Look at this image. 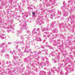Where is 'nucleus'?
Listing matches in <instances>:
<instances>
[{
    "instance_id": "obj_25",
    "label": "nucleus",
    "mask_w": 75,
    "mask_h": 75,
    "mask_svg": "<svg viewBox=\"0 0 75 75\" xmlns=\"http://www.w3.org/2000/svg\"><path fill=\"white\" fill-rule=\"evenodd\" d=\"M7 31L8 33H9V32H10V31H11V30H10V29H8L7 30Z\"/></svg>"
},
{
    "instance_id": "obj_40",
    "label": "nucleus",
    "mask_w": 75,
    "mask_h": 75,
    "mask_svg": "<svg viewBox=\"0 0 75 75\" xmlns=\"http://www.w3.org/2000/svg\"><path fill=\"white\" fill-rule=\"evenodd\" d=\"M16 51H15V50H14L13 51V52L15 54V55H16V53H15V52Z\"/></svg>"
},
{
    "instance_id": "obj_12",
    "label": "nucleus",
    "mask_w": 75,
    "mask_h": 75,
    "mask_svg": "<svg viewBox=\"0 0 75 75\" xmlns=\"http://www.w3.org/2000/svg\"><path fill=\"white\" fill-rule=\"evenodd\" d=\"M32 33L33 34H37V33L35 32V30H34L32 32Z\"/></svg>"
},
{
    "instance_id": "obj_33",
    "label": "nucleus",
    "mask_w": 75,
    "mask_h": 75,
    "mask_svg": "<svg viewBox=\"0 0 75 75\" xmlns=\"http://www.w3.org/2000/svg\"><path fill=\"white\" fill-rule=\"evenodd\" d=\"M46 62L47 64H49L50 63V62H49V61L47 60V61H46Z\"/></svg>"
},
{
    "instance_id": "obj_8",
    "label": "nucleus",
    "mask_w": 75,
    "mask_h": 75,
    "mask_svg": "<svg viewBox=\"0 0 75 75\" xmlns=\"http://www.w3.org/2000/svg\"><path fill=\"white\" fill-rule=\"evenodd\" d=\"M36 40L38 41H41L42 40L41 38H36Z\"/></svg>"
},
{
    "instance_id": "obj_10",
    "label": "nucleus",
    "mask_w": 75,
    "mask_h": 75,
    "mask_svg": "<svg viewBox=\"0 0 75 75\" xmlns=\"http://www.w3.org/2000/svg\"><path fill=\"white\" fill-rule=\"evenodd\" d=\"M64 16H65V17H66L68 16V13L64 12V13L63 14Z\"/></svg>"
},
{
    "instance_id": "obj_16",
    "label": "nucleus",
    "mask_w": 75,
    "mask_h": 75,
    "mask_svg": "<svg viewBox=\"0 0 75 75\" xmlns=\"http://www.w3.org/2000/svg\"><path fill=\"white\" fill-rule=\"evenodd\" d=\"M13 58L16 59H18V57L17 56H13Z\"/></svg>"
},
{
    "instance_id": "obj_50",
    "label": "nucleus",
    "mask_w": 75,
    "mask_h": 75,
    "mask_svg": "<svg viewBox=\"0 0 75 75\" xmlns=\"http://www.w3.org/2000/svg\"><path fill=\"white\" fill-rule=\"evenodd\" d=\"M30 37H29V38H27V39H28V40H30Z\"/></svg>"
},
{
    "instance_id": "obj_53",
    "label": "nucleus",
    "mask_w": 75,
    "mask_h": 75,
    "mask_svg": "<svg viewBox=\"0 0 75 75\" xmlns=\"http://www.w3.org/2000/svg\"><path fill=\"white\" fill-rule=\"evenodd\" d=\"M53 69H55L56 68V67H54L53 68Z\"/></svg>"
},
{
    "instance_id": "obj_36",
    "label": "nucleus",
    "mask_w": 75,
    "mask_h": 75,
    "mask_svg": "<svg viewBox=\"0 0 75 75\" xmlns=\"http://www.w3.org/2000/svg\"><path fill=\"white\" fill-rule=\"evenodd\" d=\"M53 62L54 63H56V62H57V61H56L55 60H54L53 61Z\"/></svg>"
},
{
    "instance_id": "obj_43",
    "label": "nucleus",
    "mask_w": 75,
    "mask_h": 75,
    "mask_svg": "<svg viewBox=\"0 0 75 75\" xmlns=\"http://www.w3.org/2000/svg\"><path fill=\"white\" fill-rule=\"evenodd\" d=\"M21 39H23V38H24V37L22 36L21 37Z\"/></svg>"
},
{
    "instance_id": "obj_4",
    "label": "nucleus",
    "mask_w": 75,
    "mask_h": 75,
    "mask_svg": "<svg viewBox=\"0 0 75 75\" xmlns=\"http://www.w3.org/2000/svg\"><path fill=\"white\" fill-rule=\"evenodd\" d=\"M55 71H56L57 72H60V74H61V73H62V70H61V69L60 68H58V69H56Z\"/></svg>"
},
{
    "instance_id": "obj_51",
    "label": "nucleus",
    "mask_w": 75,
    "mask_h": 75,
    "mask_svg": "<svg viewBox=\"0 0 75 75\" xmlns=\"http://www.w3.org/2000/svg\"><path fill=\"white\" fill-rule=\"evenodd\" d=\"M18 50L19 51H21V50L20 49H18Z\"/></svg>"
},
{
    "instance_id": "obj_59",
    "label": "nucleus",
    "mask_w": 75,
    "mask_h": 75,
    "mask_svg": "<svg viewBox=\"0 0 75 75\" xmlns=\"http://www.w3.org/2000/svg\"><path fill=\"white\" fill-rule=\"evenodd\" d=\"M18 17L20 18V16H18Z\"/></svg>"
},
{
    "instance_id": "obj_9",
    "label": "nucleus",
    "mask_w": 75,
    "mask_h": 75,
    "mask_svg": "<svg viewBox=\"0 0 75 75\" xmlns=\"http://www.w3.org/2000/svg\"><path fill=\"white\" fill-rule=\"evenodd\" d=\"M30 51H31V49L27 51V50H26V49H25L24 50V52H26L27 53H28V52H30Z\"/></svg>"
},
{
    "instance_id": "obj_11",
    "label": "nucleus",
    "mask_w": 75,
    "mask_h": 75,
    "mask_svg": "<svg viewBox=\"0 0 75 75\" xmlns=\"http://www.w3.org/2000/svg\"><path fill=\"white\" fill-rule=\"evenodd\" d=\"M41 64L42 65H43V66H45V65H46L45 63H44V62H41Z\"/></svg>"
},
{
    "instance_id": "obj_5",
    "label": "nucleus",
    "mask_w": 75,
    "mask_h": 75,
    "mask_svg": "<svg viewBox=\"0 0 75 75\" xmlns=\"http://www.w3.org/2000/svg\"><path fill=\"white\" fill-rule=\"evenodd\" d=\"M68 72H71L72 71H74V69H73L72 68H71L68 69Z\"/></svg>"
},
{
    "instance_id": "obj_49",
    "label": "nucleus",
    "mask_w": 75,
    "mask_h": 75,
    "mask_svg": "<svg viewBox=\"0 0 75 75\" xmlns=\"http://www.w3.org/2000/svg\"><path fill=\"white\" fill-rule=\"evenodd\" d=\"M6 56H7L8 57H9V55H8V54H6Z\"/></svg>"
},
{
    "instance_id": "obj_60",
    "label": "nucleus",
    "mask_w": 75,
    "mask_h": 75,
    "mask_svg": "<svg viewBox=\"0 0 75 75\" xmlns=\"http://www.w3.org/2000/svg\"><path fill=\"white\" fill-rule=\"evenodd\" d=\"M68 3H70V1H68Z\"/></svg>"
},
{
    "instance_id": "obj_35",
    "label": "nucleus",
    "mask_w": 75,
    "mask_h": 75,
    "mask_svg": "<svg viewBox=\"0 0 75 75\" xmlns=\"http://www.w3.org/2000/svg\"><path fill=\"white\" fill-rule=\"evenodd\" d=\"M65 55H67V54H68V53H67V52H65Z\"/></svg>"
},
{
    "instance_id": "obj_26",
    "label": "nucleus",
    "mask_w": 75,
    "mask_h": 75,
    "mask_svg": "<svg viewBox=\"0 0 75 75\" xmlns=\"http://www.w3.org/2000/svg\"><path fill=\"white\" fill-rule=\"evenodd\" d=\"M44 33L45 34H47V35H48V34H49V33H48V32H45Z\"/></svg>"
},
{
    "instance_id": "obj_15",
    "label": "nucleus",
    "mask_w": 75,
    "mask_h": 75,
    "mask_svg": "<svg viewBox=\"0 0 75 75\" xmlns=\"http://www.w3.org/2000/svg\"><path fill=\"white\" fill-rule=\"evenodd\" d=\"M58 14L59 15H61V12L60 11H58Z\"/></svg>"
},
{
    "instance_id": "obj_21",
    "label": "nucleus",
    "mask_w": 75,
    "mask_h": 75,
    "mask_svg": "<svg viewBox=\"0 0 75 75\" xmlns=\"http://www.w3.org/2000/svg\"><path fill=\"white\" fill-rule=\"evenodd\" d=\"M53 45H57V42H56V41H55L53 43Z\"/></svg>"
},
{
    "instance_id": "obj_1",
    "label": "nucleus",
    "mask_w": 75,
    "mask_h": 75,
    "mask_svg": "<svg viewBox=\"0 0 75 75\" xmlns=\"http://www.w3.org/2000/svg\"><path fill=\"white\" fill-rule=\"evenodd\" d=\"M2 48V49H1V52H2V53L4 52L5 50L7 49V45H6V44L4 43H3L1 44L0 45V47Z\"/></svg>"
},
{
    "instance_id": "obj_39",
    "label": "nucleus",
    "mask_w": 75,
    "mask_h": 75,
    "mask_svg": "<svg viewBox=\"0 0 75 75\" xmlns=\"http://www.w3.org/2000/svg\"><path fill=\"white\" fill-rule=\"evenodd\" d=\"M61 8H62V9H64V8H65V7L62 6V7Z\"/></svg>"
},
{
    "instance_id": "obj_20",
    "label": "nucleus",
    "mask_w": 75,
    "mask_h": 75,
    "mask_svg": "<svg viewBox=\"0 0 75 75\" xmlns=\"http://www.w3.org/2000/svg\"><path fill=\"white\" fill-rule=\"evenodd\" d=\"M41 59L42 60V61L44 60V57H41Z\"/></svg>"
},
{
    "instance_id": "obj_34",
    "label": "nucleus",
    "mask_w": 75,
    "mask_h": 75,
    "mask_svg": "<svg viewBox=\"0 0 75 75\" xmlns=\"http://www.w3.org/2000/svg\"><path fill=\"white\" fill-rule=\"evenodd\" d=\"M37 31H40V28H38L37 29Z\"/></svg>"
},
{
    "instance_id": "obj_23",
    "label": "nucleus",
    "mask_w": 75,
    "mask_h": 75,
    "mask_svg": "<svg viewBox=\"0 0 75 75\" xmlns=\"http://www.w3.org/2000/svg\"><path fill=\"white\" fill-rule=\"evenodd\" d=\"M52 16H53V15H52V14H51L50 16V18H51L52 19L53 18L52 17Z\"/></svg>"
},
{
    "instance_id": "obj_46",
    "label": "nucleus",
    "mask_w": 75,
    "mask_h": 75,
    "mask_svg": "<svg viewBox=\"0 0 75 75\" xmlns=\"http://www.w3.org/2000/svg\"><path fill=\"white\" fill-rule=\"evenodd\" d=\"M46 41V40H43V43H44V42H45V41Z\"/></svg>"
},
{
    "instance_id": "obj_62",
    "label": "nucleus",
    "mask_w": 75,
    "mask_h": 75,
    "mask_svg": "<svg viewBox=\"0 0 75 75\" xmlns=\"http://www.w3.org/2000/svg\"><path fill=\"white\" fill-rule=\"evenodd\" d=\"M2 38H4V37H3Z\"/></svg>"
},
{
    "instance_id": "obj_41",
    "label": "nucleus",
    "mask_w": 75,
    "mask_h": 75,
    "mask_svg": "<svg viewBox=\"0 0 75 75\" xmlns=\"http://www.w3.org/2000/svg\"><path fill=\"white\" fill-rule=\"evenodd\" d=\"M23 18H24V19H25V16H23Z\"/></svg>"
},
{
    "instance_id": "obj_45",
    "label": "nucleus",
    "mask_w": 75,
    "mask_h": 75,
    "mask_svg": "<svg viewBox=\"0 0 75 75\" xmlns=\"http://www.w3.org/2000/svg\"><path fill=\"white\" fill-rule=\"evenodd\" d=\"M44 51H46L47 52H48V50L47 49H46V50H44Z\"/></svg>"
},
{
    "instance_id": "obj_64",
    "label": "nucleus",
    "mask_w": 75,
    "mask_h": 75,
    "mask_svg": "<svg viewBox=\"0 0 75 75\" xmlns=\"http://www.w3.org/2000/svg\"><path fill=\"white\" fill-rule=\"evenodd\" d=\"M24 48V47H23L22 48L23 50V48Z\"/></svg>"
},
{
    "instance_id": "obj_18",
    "label": "nucleus",
    "mask_w": 75,
    "mask_h": 75,
    "mask_svg": "<svg viewBox=\"0 0 75 75\" xmlns=\"http://www.w3.org/2000/svg\"><path fill=\"white\" fill-rule=\"evenodd\" d=\"M41 48H45V47L44 45H42L41 46Z\"/></svg>"
},
{
    "instance_id": "obj_24",
    "label": "nucleus",
    "mask_w": 75,
    "mask_h": 75,
    "mask_svg": "<svg viewBox=\"0 0 75 75\" xmlns=\"http://www.w3.org/2000/svg\"><path fill=\"white\" fill-rule=\"evenodd\" d=\"M59 58H60L59 56H57L56 58V59H59Z\"/></svg>"
},
{
    "instance_id": "obj_48",
    "label": "nucleus",
    "mask_w": 75,
    "mask_h": 75,
    "mask_svg": "<svg viewBox=\"0 0 75 75\" xmlns=\"http://www.w3.org/2000/svg\"><path fill=\"white\" fill-rule=\"evenodd\" d=\"M62 67V64H61L59 66V67L60 68H61Z\"/></svg>"
},
{
    "instance_id": "obj_57",
    "label": "nucleus",
    "mask_w": 75,
    "mask_h": 75,
    "mask_svg": "<svg viewBox=\"0 0 75 75\" xmlns=\"http://www.w3.org/2000/svg\"><path fill=\"white\" fill-rule=\"evenodd\" d=\"M46 59L47 60H48V59L47 58H46Z\"/></svg>"
},
{
    "instance_id": "obj_3",
    "label": "nucleus",
    "mask_w": 75,
    "mask_h": 75,
    "mask_svg": "<svg viewBox=\"0 0 75 75\" xmlns=\"http://www.w3.org/2000/svg\"><path fill=\"white\" fill-rule=\"evenodd\" d=\"M40 75H47L46 73L44 71H41L40 73Z\"/></svg>"
},
{
    "instance_id": "obj_2",
    "label": "nucleus",
    "mask_w": 75,
    "mask_h": 75,
    "mask_svg": "<svg viewBox=\"0 0 75 75\" xmlns=\"http://www.w3.org/2000/svg\"><path fill=\"white\" fill-rule=\"evenodd\" d=\"M24 27H25V30H27V29L28 28V27H27V25L26 24L22 26V27H21V29H23L24 28Z\"/></svg>"
},
{
    "instance_id": "obj_7",
    "label": "nucleus",
    "mask_w": 75,
    "mask_h": 75,
    "mask_svg": "<svg viewBox=\"0 0 75 75\" xmlns=\"http://www.w3.org/2000/svg\"><path fill=\"white\" fill-rule=\"evenodd\" d=\"M30 48V45H29L28 44H26V47L25 49H26H26H28V48Z\"/></svg>"
},
{
    "instance_id": "obj_58",
    "label": "nucleus",
    "mask_w": 75,
    "mask_h": 75,
    "mask_svg": "<svg viewBox=\"0 0 75 75\" xmlns=\"http://www.w3.org/2000/svg\"><path fill=\"white\" fill-rule=\"evenodd\" d=\"M30 53H31V54H33V53H33V52L32 53V52H31Z\"/></svg>"
},
{
    "instance_id": "obj_42",
    "label": "nucleus",
    "mask_w": 75,
    "mask_h": 75,
    "mask_svg": "<svg viewBox=\"0 0 75 75\" xmlns=\"http://www.w3.org/2000/svg\"><path fill=\"white\" fill-rule=\"evenodd\" d=\"M25 17H28V15H25Z\"/></svg>"
},
{
    "instance_id": "obj_17",
    "label": "nucleus",
    "mask_w": 75,
    "mask_h": 75,
    "mask_svg": "<svg viewBox=\"0 0 75 75\" xmlns=\"http://www.w3.org/2000/svg\"><path fill=\"white\" fill-rule=\"evenodd\" d=\"M42 52V51H39L38 52L37 54H41V53Z\"/></svg>"
},
{
    "instance_id": "obj_61",
    "label": "nucleus",
    "mask_w": 75,
    "mask_h": 75,
    "mask_svg": "<svg viewBox=\"0 0 75 75\" xmlns=\"http://www.w3.org/2000/svg\"><path fill=\"white\" fill-rule=\"evenodd\" d=\"M17 33H19V31H18Z\"/></svg>"
},
{
    "instance_id": "obj_55",
    "label": "nucleus",
    "mask_w": 75,
    "mask_h": 75,
    "mask_svg": "<svg viewBox=\"0 0 75 75\" xmlns=\"http://www.w3.org/2000/svg\"><path fill=\"white\" fill-rule=\"evenodd\" d=\"M18 45H16V48L17 49V48H18Z\"/></svg>"
},
{
    "instance_id": "obj_27",
    "label": "nucleus",
    "mask_w": 75,
    "mask_h": 75,
    "mask_svg": "<svg viewBox=\"0 0 75 75\" xmlns=\"http://www.w3.org/2000/svg\"><path fill=\"white\" fill-rule=\"evenodd\" d=\"M48 47H49V48H50V49H52V46H48Z\"/></svg>"
},
{
    "instance_id": "obj_44",
    "label": "nucleus",
    "mask_w": 75,
    "mask_h": 75,
    "mask_svg": "<svg viewBox=\"0 0 75 75\" xmlns=\"http://www.w3.org/2000/svg\"><path fill=\"white\" fill-rule=\"evenodd\" d=\"M52 15L53 16H55V14L54 13H52Z\"/></svg>"
},
{
    "instance_id": "obj_6",
    "label": "nucleus",
    "mask_w": 75,
    "mask_h": 75,
    "mask_svg": "<svg viewBox=\"0 0 75 75\" xmlns=\"http://www.w3.org/2000/svg\"><path fill=\"white\" fill-rule=\"evenodd\" d=\"M66 62H67V64H68L69 61H70V59H69V57H67L66 59Z\"/></svg>"
},
{
    "instance_id": "obj_32",
    "label": "nucleus",
    "mask_w": 75,
    "mask_h": 75,
    "mask_svg": "<svg viewBox=\"0 0 75 75\" xmlns=\"http://www.w3.org/2000/svg\"><path fill=\"white\" fill-rule=\"evenodd\" d=\"M24 61H25V62L27 61V58H25L24 59Z\"/></svg>"
},
{
    "instance_id": "obj_19",
    "label": "nucleus",
    "mask_w": 75,
    "mask_h": 75,
    "mask_svg": "<svg viewBox=\"0 0 75 75\" xmlns=\"http://www.w3.org/2000/svg\"><path fill=\"white\" fill-rule=\"evenodd\" d=\"M33 57L34 58H35L36 57H37V54H33Z\"/></svg>"
},
{
    "instance_id": "obj_31",
    "label": "nucleus",
    "mask_w": 75,
    "mask_h": 75,
    "mask_svg": "<svg viewBox=\"0 0 75 75\" xmlns=\"http://www.w3.org/2000/svg\"><path fill=\"white\" fill-rule=\"evenodd\" d=\"M51 72H52V73H55V71H54L53 70H51Z\"/></svg>"
},
{
    "instance_id": "obj_37",
    "label": "nucleus",
    "mask_w": 75,
    "mask_h": 75,
    "mask_svg": "<svg viewBox=\"0 0 75 75\" xmlns=\"http://www.w3.org/2000/svg\"><path fill=\"white\" fill-rule=\"evenodd\" d=\"M10 52L11 54H13V53L14 52H12V51H10Z\"/></svg>"
},
{
    "instance_id": "obj_63",
    "label": "nucleus",
    "mask_w": 75,
    "mask_h": 75,
    "mask_svg": "<svg viewBox=\"0 0 75 75\" xmlns=\"http://www.w3.org/2000/svg\"><path fill=\"white\" fill-rule=\"evenodd\" d=\"M64 55H65V54H63V56H64Z\"/></svg>"
},
{
    "instance_id": "obj_38",
    "label": "nucleus",
    "mask_w": 75,
    "mask_h": 75,
    "mask_svg": "<svg viewBox=\"0 0 75 75\" xmlns=\"http://www.w3.org/2000/svg\"><path fill=\"white\" fill-rule=\"evenodd\" d=\"M43 37H44V38H46V35H44L43 36Z\"/></svg>"
},
{
    "instance_id": "obj_13",
    "label": "nucleus",
    "mask_w": 75,
    "mask_h": 75,
    "mask_svg": "<svg viewBox=\"0 0 75 75\" xmlns=\"http://www.w3.org/2000/svg\"><path fill=\"white\" fill-rule=\"evenodd\" d=\"M57 29L56 28L54 29L53 30V31L54 33H57Z\"/></svg>"
},
{
    "instance_id": "obj_22",
    "label": "nucleus",
    "mask_w": 75,
    "mask_h": 75,
    "mask_svg": "<svg viewBox=\"0 0 75 75\" xmlns=\"http://www.w3.org/2000/svg\"><path fill=\"white\" fill-rule=\"evenodd\" d=\"M43 30H47V31H48V30H49L48 28H47L46 29V28H43Z\"/></svg>"
},
{
    "instance_id": "obj_28",
    "label": "nucleus",
    "mask_w": 75,
    "mask_h": 75,
    "mask_svg": "<svg viewBox=\"0 0 75 75\" xmlns=\"http://www.w3.org/2000/svg\"><path fill=\"white\" fill-rule=\"evenodd\" d=\"M32 14H33V16H35V12H33L32 13Z\"/></svg>"
},
{
    "instance_id": "obj_52",
    "label": "nucleus",
    "mask_w": 75,
    "mask_h": 75,
    "mask_svg": "<svg viewBox=\"0 0 75 75\" xmlns=\"http://www.w3.org/2000/svg\"><path fill=\"white\" fill-rule=\"evenodd\" d=\"M53 3L55 5V2H53Z\"/></svg>"
},
{
    "instance_id": "obj_54",
    "label": "nucleus",
    "mask_w": 75,
    "mask_h": 75,
    "mask_svg": "<svg viewBox=\"0 0 75 75\" xmlns=\"http://www.w3.org/2000/svg\"><path fill=\"white\" fill-rule=\"evenodd\" d=\"M11 42H8V44H11Z\"/></svg>"
},
{
    "instance_id": "obj_56",
    "label": "nucleus",
    "mask_w": 75,
    "mask_h": 75,
    "mask_svg": "<svg viewBox=\"0 0 75 75\" xmlns=\"http://www.w3.org/2000/svg\"><path fill=\"white\" fill-rule=\"evenodd\" d=\"M46 45H48V43L47 42H46Z\"/></svg>"
},
{
    "instance_id": "obj_29",
    "label": "nucleus",
    "mask_w": 75,
    "mask_h": 75,
    "mask_svg": "<svg viewBox=\"0 0 75 75\" xmlns=\"http://www.w3.org/2000/svg\"><path fill=\"white\" fill-rule=\"evenodd\" d=\"M48 75H51V73L50 72H49L48 73Z\"/></svg>"
},
{
    "instance_id": "obj_30",
    "label": "nucleus",
    "mask_w": 75,
    "mask_h": 75,
    "mask_svg": "<svg viewBox=\"0 0 75 75\" xmlns=\"http://www.w3.org/2000/svg\"><path fill=\"white\" fill-rule=\"evenodd\" d=\"M50 3L48 2V3H47L46 5L47 6H49V5H50Z\"/></svg>"
},
{
    "instance_id": "obj_14",
    "label": "nucleus",
    "mask_w": 75,
    "mask_h": 75,
    "mask_svg": "<svg viewBox=\"0 0 75 75\" xmlns=\"http://www.w3.org/2000/svg\"><path fill=\"white\" fill-rule=\"evenodd\" d=\"M55 23V22H52L51 24V25H52V26H53V25H54V24Z\"/></svg>"
},
{
    "instance_id": "obj_47",
    "label": "nucleus",
    "mask_w": 75,
    "mask_h": 75,
    "mask_svg": "<svg viewBox=\"0 0 75 75\" xmlns=\"http://www.w3.org/2000/svg\"><path fill=\"white\" fill-rule=\"evenodd\" d=\"M65 75H68V73L67 72H66L65 74Z\"/></svg>"
}]
</instances>
